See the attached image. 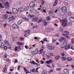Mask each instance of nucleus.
<instances>
[{"instance_id":"obj_33","label":"nucleus","mask_w":74,"mask_h":74,"mask_svg":"<svg viewBox=\"0 0 74 74\" xmlns=\"http://www.w3.org/2000/svg\"><path fill=\"white\" fill-rule=\"evenodd\" d=\"M25 32L27 34H29L30 33V31L29 30H27L25 31Z\"/></svg>"},{"instance_id":"obj_20","label":"nucleus","mask_w":74,"mask_h":74,"mask_svg":"<svg viewBox=\"0 0 74 74\" xmlns=\"http://www.w3.org/2000/svg\"><path fill=\"white\" fill-rule=\"evenodd\" d=\"M53 55V54L52 53H50L48 56V58H51L52 56Z\"/></svg>"},{"instance_id":"obj_47","label":"nucleus","mask_w":74,"mask_h":74,"mask_svg":"<svg viewBox=\"0 0 74 74\" xmlns=\"http://www.w3.org/2000/svg\"><path fill=\"white\" fill-rule=\"evenodd\" d=\"M37 27V26L36 25H34L33 26V27L34 29L35 28H36V27Z\"/></svg>"},{"instance_id":"obj_13","label":"nucleus","mask_w":74,"mask_h":74,"mask_svg":"<svg viewBox=\"0 0 74 74\" xmlns=\"http://www.w3.org/2000/svg\"><path fill=\"white\" fill-rule=\"evenodd\" d=\"M38 17H36L33 18L32 19V21L33 22V21H35L36 22L37 21H38Z\"/></svg>"},{"instance_id":"obj_1","label":"nucleus","mask_w":74,"mask_h":74,"mask_svg":"<svg viewBox=\"0 0 74 74\" xmlns=\"http://www.w3.org/2000/svg\"><path fill=\"white\" fill-rule=\"evenodd\" d=\"M63 19L62 20V25L63 27H66L67 25V20L66 19L67 18V15L64 14L62 16Z\"/></svg>"},{"instance_id":"obj_27","label":"nucleus","mask_w":74,"mask_h":74,"mask_svg":"<svg viewBox=\"0 0 74 74\" xmlns=\"http://www.w3.org/2000/svg\"><path fill=\"white\" fill-rule=\"evenodd\" d=\"M57 4H58V0H56L55 3L53 5V6H54V7H55V6L57 5Z\"/></svg>"},{"instance_id":"obj_10","label":"nucleus","mask_w":74,"mask_h":74,"mask_svg":"<svg viewBox=\"0 0 74 74\" xmlns=\"http://www.w3.org/2000/svg\"><path fill=\"white\" fill-rule=\"evenodd\" d=\"M12 27H13V29H19V26L18 25L15 24H13L12 26Z\"/></svg>"},{"instance_id":"obj_62","label":"nucleus","mask_w":74,"mask_h":74,"mask_svg":"<svg viewBox=\"0 0 74 74\" xmlns=\"http://www.w3.org/2000/svg\"><path fill=\"white\" fill-rule=\"evenodd\" d=\"M6 62H10V59H8L6 60Z\"/></svg>"},{"instance_id":"obj_31","label":"nucleus","mask_w":74,"mask_h":74,"mask_svg":"<svg viewBox=\"0 0 74 74\" xmlns=\"http://www.w3.org/2000/svg\"><path fill=\"white\" fill-rule=\"evenodd\" d=\"M46 19L47 21H50L51 20V17L50 16H48L46 17Z\"/></svg>"},{"instance_id":"obj_5","label":"nucleus","mask_w":74,"mask_h":74,"mask_svg":"<svg viewBox=\"0 0 74 74\" xmlns=\"http://www.w3.org/2000/svg\"><path fill=\"white\" fill-rule=\"evenodd\" d=\"M15 18H16V16H12L11 17H10L9 18L8 21L9 22H11L12 21L14 20V19H15Z\"/></svg>"},{"instance_id":"obj_37","label":"nucleus","mask_w":74,"mask_h":74,"mask_svg":"<svg viewBox=\"0 0 74 74\" xmlns=\"http://www.w3.org/2000/svg\"><path fill=\"white\" fill-rule=\"evenodd\" d=\"M2 8H4V7L2 4H1V3H0V9Z\"/></svg>"},{"instance_id":"obj_2","label":"nucleus","mask_w":74,"mask_h":74,"mask_svg":"<svg viewBox=\"0 0 74 74\" xmlns=\"http://www.w3.org/2000/svg\"><path fill=\"white\" fill-rule=\"evenodd\" d=\"M62 11L64 13H67V7L66 6H63L61 8Z\"/></svg>"},{"instance_id":"obj_58","label":"nucleus","mask_w":74,"mask_h":74,"mask_svg":"<svg viewBox=\"0 0 74 74\" xmlns=\"http://www.w3.org/2000/svg\"><path fill=\"white\" fill-rule=\"evenodd\" d=\"M56 70H58V71H60V70H61V68H58L56 69Z\"/></svg>"},{"instance_id":"obj_51","label":"nucleus","mask_w":74,"mask_h":74,"mask_svg":"<svg viewBox=\"0 0 74 74\" xmlns=\"http://www.w3.org/2000/svg\"><path fill=\"white\" fill-rule=\"evenodd\" d=\"M3 49H4V50H6V49H7V46H5Z\"/></svg>"},{"instance_id":"obj_53","label":"nucleus","mask_w":74,"mask_h":74,"mask_svg":"<svg viewBox=\"0 0 74 74\" xmlns=\"http://www.w3.org/2000/svg\"><path fill=\"white\" fill-rule=\"evenodd\" d=\"M24 69L25 71V72H27V71H28L25 68V67L24 68Z\"/></svg>"},{"instance_id":"obj_64","label":"nucleus","mask_w":74,"mask_h":74,"mask_svg":"<svg viewBox=\"0 0 74 74\" xmlns=\"http://www.w3.org/2000/svg\"><path fill=\"white\" fill-rule=\"evenodd\" d=\"M24 36L26 37H27V34H25L24 35Z\"/></svg>"},{"instance_id":"obj_4","label":"nucleus","mask_w":74,"mask_h":74,"mask_svg":"<svg viewBox=\"0 0 74 74\" xmlns=\"http://www.w3.org/2000/svg\"><path fill=\"white\" fill-rule=\"evenodd\" d=\"M29 6H30V8H32V7H34L36 6L35 5V3L33 1H31L29 3Z\"/></svg>"},{"instance_id":"obj_36","label":"nucleus","mask_w":74,"mask_h":74,"mask_svg":"<svg viewBox=\"0 0 74 74\" xmlns=\"http://www.w3.org/2000/svg\"><path fill=\"white\" fill-rule=\"evenodd\" d=\"M3 26L4 27H7V26H9V24H7V23H5V24H4L3 25Z\"/></svg>"},{"instance_id":"obj_59","label":"nucleus","mask_w":74,"mask_h":74,"mask_svg":"<svg viewBox=\"0 0 74 74\" xmlns=\"http://www.w3.org/2000/svg\"><path fill=\"white\" fill-rule=\"evenodd\" d=\"M64 52H63L62 53V56H64Z\"/></svg>"},{"instance_id":"obj_22","label":"nucleus","mask_w":74,"mask_h":74,"mask_svg":"<svg viewBox=\"0 0 74 74\" xmlns=\"http://www.w3.org/2000/svg\"><path fill=\"white\" fill-rule=\"evenodd\" d=\"M43 20V19L42 18H40L38 19V21H37V23H40V22H42V21Z\"/></svg>"},{"instance_id":"obj_44","label":"nucleus","mask_w":74,"mask_h":74,"mask_svg":"<svg viewBox=\"0 0 74 74\" xmlns=\"http://www.w3.org/2000/svg\"><path fill=\"white\" fill-rule=\"evenodd\" d=\"M19 40H21V41H23V40H24V38L22 37H21L19 38Z\"/></svg>"},{"instance_id":"obj_3","label":"nucleus","mask_w":74,"mask_h":74,"mask_svg":"<svg viewBox=\"0 0 74 74\" xmlns=\"http://www.w3.org/2000/svg\"><path fill=\"white\" fill-rule=\"evenodd\" d=\"M58 40L60 42H62V41H64V42H67L66 38L64 37H60L58 39Z\"/></svg>"},{"instance_id":"obj_43","label":"nucleus","mask_w":74,"mask_h":74,"mask_svg":"<svg viewBox=\"0 0 74 74\" xmlns=\"http://www.w3.org/2000/svg\"><path fill=\"white\" fill-rule=\"evenodd\" d=\"M23 19H25V21H29V19L27 18H26L25 17H23Z\"/></svg>"},{"instance_id":"obj_48","label":"nucleus","mask_w":74,"mask_h":74,"mask_svg":"<svg viewBox=\"0 0 74 74\" xmlns=\"http://www.w3.org/2000/svg\"><path fill=\"white\" fill-rule=\"evenodd\" d=\"M52 13H53V11H52V10H50L49 12V14H50V15H51V14H52Z\"/></svg>"},{"instance_id":"obj_16","label":"nucleus","mask_w":74,"mask_h":74,"mask_svg":"<svg viewBox=\"0 0 74 74\" xmlns=\"http://www.w3.org/2000/svg\"><path fill=\"white\" fill-rule=\"evenodd\" d=\"M64 73L65 74H69V72L68 70V69H65L64 70Z\"/></svg>"},{"instance_id":"obj_11","label":"nucleus","mask_w":74,"mask_h":74,"mask_svg":"<svg viewBox=\"0 0 74 74\" xmlns=\"http://www.w3.org/2000/svg\"><path fill=\"white\" fill-rule=\"evenodd\" d=\"M4 42L5 44H6L8 46V47H10L11 46V44H10V43L7 40H4Z\"/></svg>"},{"instance_id":"obj_39","label":"nucleus","mask_w":74,"mask_h":74,"mask_svg":"<svg viewBox=\"0 0 74 74\" xmlns=\"http://www.w3.org/2000/svg\"><path fill=\"white\" fill-rule=\"evenodd\" d=\"M45 3V1L44 0H41V4L42 5H44V4Z\"/></svg>"},{"instance_id":"obj_63","label":"nucleus","mask_w":74,"mask_h":74,"mask_svg":"<svg viewBox=\"0 0 74 74\" xmlns=\"http://www.w3.org/2000/svg\"><path fill=\"white\" fill-rule=\"evenodd\" d=\"M36 62L38 63H39V61H38V59H37V60H36Z\"/></svg>"},{"instance_id":"obj_38","label":"nucleus","mask_w":74,"mask_h":74,"mask_svg":"<svg viewBox=\"0 0 74 74\" xmlns=\"http://www.w3.org/2000/svg\"><path fill=\"white\" fill-rule=\"evenodd\" d=\"M62 60H66L67 59L66 57L64 56H62Z\"/></svg>"},{"instance_id":"obj_40","label":"nucleus","mask_w":74,"mask_h":74,"mask_svg":"<svg viewBox=\"0 0 74 74\" xmlns=\"http://www.w3.org/2000/svg\"><path fill=\"white\" fill-rule=\"evenodd\" d=\"M32 10H31V12L32 13H33L34 14V8H31Z\"/></svg>"},{"instance_id":"obj_19","label":"nucleus","mask_w":74,"mask_h":74,"mask_svg":"<svg viewBox=\"0 0 74 74\" xmlns=\"http://www.w3.org/2000/svg\"><path fill=\"white\" fill-rule=\"evenodd\" d=\"M53 61L52 60H50L49 61H46L45 63L46 64H50L51 63H52Z\"/></svg>"},{"instance_id":"obj_21","label":"nucleus","mask_w":74,"mask_h":74,"mask_svg":"<svg viewBox=\"0 0 74 74\" xmlns=\"http://www.w3.org/2000/svg\"><path fill=\"white\" fill-rule=\"evenodd\" d=\"M38 52V50L37 49H36V50L33 52V54H32V55H34V54H37Z\"/></svg>"},{"instance_id":"obj_60","label":"nucleus","mask_w":74,"mask_h":74,"mask_svg":"<svg viewBox=\"0 0 74 74\" xmlns=\"http://www.w3.org/2000/svg\"><path fill=\"white\" fill-rule=\"evenodd\" d=\"M44 49V47L42 46L41 48V49L42 50H43Z\"/></svg>"},{"instance_id":"obj_54","label":"nucleus","mask_w":74,"mask_h":74,"mask_svg":"<svg viewBox=\"0 0 74 74\" xmlns=\"http://www.w3.org/2000/svg\"><path fill=\"white\" fill-rule=\"evenodd\" d=\"M74 42V39H72L71 40V43H72V44H73V43Z\"/></svg>"},{"instance_id":"obj_26","label":"nucleus","mask_w":74,"mask_h":74,"mask_svg":"<svg viewBox=\"0 0 74 74\" xmlns=\"http://www.w3.org/2000/svg\"><path fill=\"white\" fill-rule=\"evenodd\" d=\"M69 20L70 21H71V22H73V21H74V17H71L70 18Z\"/></svg>"},{"instance_id":"obj_46","label":"nucleus","mask_w":74,"mask_h":74,"mask_svg":"<svg viewBox=\"0 0 74 74\" xmlns=\"http://www.w3.org/2000/svg\"><path fill=\"white\" fill-rule=\"evenodd\" d=\"M68 15L69 16H71V15H72V13L71 12H69L68 13Z\"/></svg>"},{"instance_id":"obj_61","label":"nucleus","mask_w":74,"mask_h":74,"mask_svg":"<svg viewBox=\"0 0 74 74\" xmlns=\"http://www.w3.org/2000/svg\"><path fill=\"white\" fill-rule=\"evenodd\" d=\"M18 62V60H15V62H14L15 63H17Z\"/></svg>"},{"instance_id":"obj_9","label":"nucleus","mask_w":74,"mask_h":74,"mask_svg":"<svg viewBox=\"0 0 74 74\" xmlns=\"http://www.w3.org/2000/svg\"><path fill=\"white\" fill-rule=\"evenodd\" d=\"M49 23L47 21V20H45L43 21L42 23V25L45 26H47V25Z\"/></svg>"},{"instance_id":"obj_49","label":"nucleus","mask_w":74,"mask_h":74,"mask_svg":"<svg viewBox=\"0 0 74 74\" xmlns=\"http://www.w3.org/2000/svg\"><path fill=\"white\" fill-rule=\"evenodd\" d=\"M29 8H30L29 6H27L26 8V11H27V10H29Z\"/></svg>"},{"instance_id":"obj_7","label":"nucleus","mask_w":74,"mask_h":74,"mask_svg":"<svg viewBox=\"0 0 74 74\" xmlns=\"http://www.w3.org/2000/svg\"><path fill=\"white\" fill-rule=\"evenodd\" d=\"M12 12L14 14H18V11L16 8H13L12 9Z\"/></svg>"},{"instance_id":"obj_41","label":"nucleus","mask_w":74,"mask_h":74,"mask_svg":"<svg viewBox=\"0 0 74 74\" xmlns=\"http://www.w3.org/2000/svg\"><path fill=\"white\" fill-rule=\"evenodd\" d=\"M8 15L7 14H5V15L3 17V18L4 19H6L7 18Z\"/></svg>"},{"instance_id":"obj_15","label":"nucleus","mask_w":74,"mask_h":74,"mask_svg":"<svg viewBox=\"0 0 74 74\" xmlns=\"http://www.w3.org/2000/svg\"><path fill=\"white\" fill-rule=\"evenodd\" d=\"M7 71V65H5V67L3 68V72L4 73H5Z\"/></svg>"},{"instance_id":"obj_57","label":"nucleus","mask_w":74,"mask_h":74,"mask_svg":"<svg viewBox=\"0 0 74 74\" xmlns=\"http://www.w3.org/2000/svg\"><path fill=\"white\" fill-rule=\"evenodd\" d=\"M48 67H49V68H52V67L50 66V65H46Z\"/></svg>"},{"instance_id":"obj_14","label":"nucleus","mask_w":74,"mask_h":74,"mask_svg":"<svg viewBox=\"0 0 74 74\" xmlns=\"http://www.w3.org/2000/svg\"><path fill=\"white\" fill-rule=\"evenodd\" d=\"M18 10L20 12H23L25 11V9L23 8H19L18 9Z\"/></svg>"},{"instance_id":"obj_29","label":"nucleus","mask_w":74,"mask_h":74,"mask_svg":"<svg viewBox=\"0 0 74 74\" xmlns=\"http://www.w3.org/2000/svg\"><path fill=\"white\" fill-rule=\"evenodd\" d=\"M16 43L17 44V45H23V43H21L20 42H17Z\"/></svg>"},{"instance_id":"obj_17","label":"nucleus","mask_w":74,"mask_h":74,"mask_svg":"<svg viewBox=\"0 0 74 74\" xmlns=\"http://www.w3.org/2000/svg\"><path fill=\"white\" fill-rule=\"evenodd\" d=\"M63 35L64 36L66 35H69V32L68 31H64L63 32Z\"/></svg>"},{"instance_id":"obj_50","label":"nucleus","mask_w":74,"mask_h":74,"mask_svg":"<svg viewBox=\"0 0 74 74\" xmlns=\"http://www.w3.org/2000/svg\"><path fill=\"white\" fill-rule=\"evenodd\" d=\"M50 29H49V28H48L46 29V31L47 32H50Z\"/></svg>"},{"instance_id":"obj_23","label":"nucleus","mask_w":74,"mask_h":74,"mask_svg":"<svg viewBox=\"0 0 74 74\" xmlns=\"http://www.w3.org/2000/svg\"><path fill=\"white\" fill-rule=\"evenodd\" d=\"M1 46H0V47L3 48H4V43L3 42H1Z\"/></svg>"},{"instance_id":"obj_8","label":"nucleus","mask_w":74,"mask_h":74,"mask_svg":"<svg viewBox=\"0 0 74 74\" xmlns=\"http://www.w3.org/2000/svg\"><path fill=\"white\" fill-rule=\"evenodd\" d=\"M67 42H64V43L61 45V48H65V47L67 45Z\"/></svg>"},{"instance_id":"obj_34","label":"nucleus","mask_w":74,"mask_h":74,"mask_svg":"<svg viewBox=\"0 0 74 74\" xmlns=\"http://www.w3.org/2000/svg\"><path fill=\"white\" fill-rule=\"evenodd\" d=\"M30 72H31V73H34L35 72V69H34V68H33L31 70H30Z\"/></svg>"},{"instance_id":"obj_24","label":"nucleus","mask_w":74,"mask_h":74,"mask_svg":"<svg viewBox=\"0 0 74 74\" xmlns=\"http://www.w3.org/2000/svg\"><path fill=\"white\" fill-rule=\"evenodd\" d=\"M30 63H31L32 64H35L36 65H37V64H37V63L35 62L34 61H30Z\"/></svg>"},{"instance_id":"obj_28","label":"nucleus","mask_w":74,"mask_h":74,"mask_svg":"<svg viewBox=\"0 0 74 74\" xmlns=\"http://www.w3.org/2000/svg\"><path fill=\"white\" fill-rule=\"evenodd\" d=\"M22 22V20L21 19L18 21L17 22V24L18 25H20Z\"/></svg>"},{"instance_id":"obj_18","label":"nucleus","mask_w":74,"mask_h":74,"mask_svg":"<svg viewBox=\"0 0 74 74\" xmlns=\"http://www.w3.org/2000/svg\"><path fill=\"white\" fill-rule=\"evenodd\" d=\"M35 16L33 14H29L28 15V17L30 18H34Z\"/></svg>"},{"instance_id":"obj_42","label":"nucleus","mask_w":74,"mask_h":74,"mask_svg":"<svg viewBox=\"0 0 74 74\" xmlns=\"http://www.w3.org/2000/svg\"><path fill=\"white\" fill-rule=\"evenodd\" d=\"M65 5H66V6H68V5H69V3L67 2H65L64 3Z\"/></svg>"},{"instance_id":"obj_32","label":"nucleus","mask_w":74,"mask_h":74,"mask_svg":"<svg viewBox=\"0 0 74 74\" xmlns=\"http://www.w3.org/2000/svg\"><path fill=\"white\" fill-rule=\"evenodd\" d=\"M60 58V56H57L55 57V59L56 60H58V59H59Z\"/></svg>"},{"instance_id":"obj_6","label":"nucleus","mask_w":74,"mask_h":74,"mask_svg":"<svg viewBox=\"0 0 74 74\" xmlns=\"http://www.w3.org/2000/svg\"><path fill=\"white\" fill-rule=\"evenodd\" d=\"M47 48L49 50H52L55 49V47L52 46V45H48Z\"/></svg>"},{"instance_id":"obj_25","label":"nucleus","mask_w":74,"mask_h":74,"mask_svg":"<svg viewBox=\"0 0 74 74\" xmlns=\"http://www.w3.org/2000/svg\"><path fill=\"white\" fill-rule=\"evenodd\" d=\"M70 47L69 45L68 46H66L64 47V49H66V50H67L68 49H69L70 48Z\"/></svg>"},{"instance_id":"obj_35","label":"nucleus","mask_w":74,"mask_h":74,"mask_svg":"<svg viewBox=\"0 0 74 74\" xmlns=\"http://www.w3.org/2000/svg\"><path fill=\"white\" fill-rule=\"evenodd\" d=\"M18 47L16 46L15 47L14 50L16 52H17V51H18Z\"/></svg>"},{"instance_id":"obj_30","label":"nucleus","mask_w":74,"mask_h":74,"mask_svg":"<svg viewBox=\"0 0 74 74\" xmlns=\"http://www.w3.org/2000/svg\"><path fill=\"white\" fill-rule=\"evenodd\" d=\"M67 59L68 61H72L73 60V59L70 57L67 58Z\"/></svg>"},{"instance_id":"obj_56","label":"nucleus","mask_w":74,"mask_h":74,"mask_svg":"<svg viewBox=\"0 0 74 74\" xmlns=\"http://www.w3.org/2000/svg\"><path fill=\"white\" fill-rule=\"evenodd\" d=\"M52 41H53V42H55V41H56V40L55 39H53Z\"/></svg>"},{"instance_id":"obj_45","label":"nucleus","mask_w":74,"mask_h":74,"mask_svg":"<svg viewBox=\"0 0 74 74\" xmlns=\"http://www.w3.org/2000/svg\"><path fill=\"white\" fill-rule=\"evenodd\" d=\"M43 51V50H41V49H40V50L39 51V54H41L42 53V52Z\"/></svg>"},{"instance_id":"obj_12","label":"nucleus","mask_w":74,"mask_h":74,"mask_svg":"<svg viewBox=\"0 0 74 74\" xmlns=\"http://www.w3.org/2000/svg\"><path fill=\"white\" fill-rule=\"evenodd\" d=\"M4 6L5 8H8V7H9V3L8 2L6 1V2L5 3Z\"/></svg>"},{"instance_id":"obj_55","label":"nucleus","mask_w":74,"mask_h":74,"mask_svg":"<svg viewBox=\"0 0 74 74\" xmlns=\"http://www.w3.org/2000/svg\"><path fill=\"white\" fill-rule=\"evenodd\" d=\"M34 13L37 12V10H36L34 8Z\"/></svg>"},{"instance_id":"obj_52","label":"nucleus","mask_w":74,"mask_h":74,"mask_svg":"<svg viewBox=\"0 0 74 74\" xmlns=\"http://www.w3.org/2000/svg\"><path fill=\"white\" fill-rule=\"evenodd\" d=\"M60 30L61 32H63V28L62 27H60Z\"/></svg>"}]
</instances>
